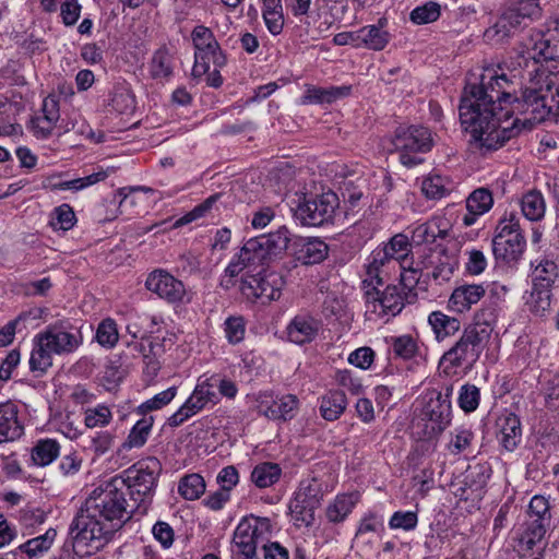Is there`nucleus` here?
<instances>
[{
  "label": "nucleus",
  "mask_w": 559,
  "mask_h": 559,
  "mask_svg": "<svg viewBox=\"0 0 559 559\" xmlns=\"http://www.w3.org/2000/svg\"><path fill=\"white\" fill-rule=\"evenodd\" d=\"M510 82L504 74L488 70L478 83H467L459 107L463 130L471 134L480 147L495 151L515 138L522 130L521 118L513 106L518 98L509 91Z\"/></svg>",
  "instance_id": "f257e3e1"
},
{
  "label": "nucleus",
  "mask_w": 559,
  "mask_h": 559,
  "mask_svg": "<svg viewBox=\"0 0 559 559\" xmlns=\"http://www.w3.org/2000/svg\"><path fill=\"white\" fill-rule=\"evenodd\" d=\"M124 486L120 477H111L92 490L76 520L73 547L78 554L90 555L102 548L130 518Z\"/></svg>",
  "instance_id": "f03ea898"
},
{
  "label": "nucleus",
  "mask_w": 559,
  "mask_h": 559,
  "mask_svg": "<svg viewBox=\"0 0 559 559\" xmlns=\"http://www.w3.org/2000/svg\"><path fill=\"white\" fill-rule=\"evenodd\" d=\"M238 388L234 381L221 373H203L186 402L168 418L171 427H178L205 408L217 405L221 397L235 399Z\"/></svg>",
  "instance_id": "7ed1b4c3"
},
{
  "label": "nucleus",
  "mask_w": 559,
  "mask_h": 559,
  "mask_svg": "<svg viewBox=\"0 0 559 559\" xmlns=\"http://www.w3.org/2000/svg\"><path fill=\"white\" fill-rule=\"evenodd\" d=\"M551 522L550 504L544 497L534 496L525 512V518L513 528L514 550L521 558L532 556L534 551L546 550V534Z\"/></svg>",
  "instance_id": "20e7f679"
},
{
  "label": "nucleus",
  "mask_w": 559,
  "mask_h": 559,
  "mask_svg": "<svg viewBox=\"0 0 559 559\" xmlns=\"http://www.w3.org/2000/svg\"><path fill=\"white\" fill-rule=\"evenodd\" d=\"M521 97L513 99V106L521 115H528L521 119L522 130L532 129L533 124L545 120L559 119V90L552 91L554 82L548 75L543 79H530Z\"/></svg>",
  "instance_id": "39448f33"
},
{
  "label": "nucleus",
  "mask_w": 559,
  "mask_h": 559,
  "mask_svg": "<svg viewBox=\"0 0 559 559\" xmlns=\"http://www.w3.org/2000/svg\"><path fill=\"white\" fill-rule=\"evenodd\" d=\"M513 64L527 70L530 79H543L546 71L559 73V27L532 34L516 52Z\"/></svg>",
  "instance_id": "423d86ee"
},
{
  "label": "nucleus",
  "mask_w": 559,
  "mask_h": 559,
  "mask_svg": "<svg viewBox=\"0 0 559 559\" xmlns=\"http://www.w3.org/2000/svg\"><path fill=\"white\" fill-rule=\"evenodd\" d=\"M79 346L75 333L63 326H48L33 340V349L29 357V368L33 372L44 373L52 365L53 355L71 353Z\"/></svg>",
  "instance_id": "0eeeda50"
},
{
  "label": "nucleus",
  "mask_w": 559,
  "mask_h": 559,
  "mask_svg": "<svg viewBox=\"0 0 559 559\" xmlns=\"http://www.w3.org/2000/svg\"><path fill=\"white\" fill-rule=\"evenodd\" d=\"M294 217L305 226H323L333 222L340 200L336 193L326 191L307 199L305 193L295 192L289 202Z\"/></svg>",
  "instance_id": "6e6552de"
},
{
  "label": "nucleus",
  "mask_w": 559,
  "mask_h": 559,
  "mask_svg": "<svg viewBox=\"0 0 559 559\" xmlns=\"http://www.w3.org/2000/svg\"><path fill=\"white\" fill-rule=\"evenodd\" d=\"M394 150L400 154V162L411 168L424 162L420 154L432 147V138L428 128L423 126H400L392 139Z\"/></svg>",
  "instance_id": "1a4fd4ad"
},
{
  "label": "nucleus",
  "mask_w": 559,
  "mask_h": 559,
  "mask_svg": "<svg viewBox=\"0 0 559 559\" xmlns=\"http://www.w3.org/2000/svg\"><path fill=\"white\" fill-rule=\"evenodd\" d=\"M274 534V526L267 518H243L235 528L233 536V552L246 559L255 555L257 547Z\"/></svg>",
  "instance_id": "9d476101"
},
{
  "label": "nucleus",
  "mask_w": 559,
  "mask_h": 559,
  "mask_svg": "<svg viewBox=\"0 0 559 559\" xmlns=\"http://www.w3.org/2000/svg\"><path fill=\"white\" fill-rule=\"evenodd\" d=\"M159 469V462L154 457H148L115 477H120L123 480L126 493L129 492L131 498L141 504L151 499Z\"/></svg>",
  "instance_id": "9b49d317"
},
{
  "label": "nucleus",
  "mask_w": 559,
  "mask_h": 559,
  "mask_svg": "<svg viewBox=\"0 0 559 559\" xmlns=\"http://www.w3.org/2000/svg\"><path fill=\"white\" fill-rule=\"evenodd\" d=\"M525 237L520 228V219L515 214L499 221L492 239V252L497 260L507 263L515 262L524 252Z\"/></svg>",
  "instance_id": "f8f14e48"
},
{
  "label": "nucleus",
  "mask_w": 559,
  "mask_h": 559,
  "mask_svg": "<svg viewBox=\"0 0 559 559\" xmlns=\"http://www.w3.org/2000/svg\"><path fill=\"white\" fill-rule=\"evenodd\" d=\"M487 343L485 334L465 328L459 341L441 358V364L447 365L444 371L447 373L455 372L456 368L471 370Z\"/></svg>",
  "instance_id": "ddd939ff"
},
{
  "label": "nucleus",
  "mask_w": 559,
  "mask_h": 559,
  "mask_svg": "<svg viewBox=\"0 0 559 559\" xmlns=\"http://www.w3.org/2000/svg\"><path fill=\"white\" fill-rule=\"evenodd\" d=\"M380 286L376 284L362 288L367 313L377 318L395 317L403 310L405 302H413L400 285L391 284L383 290L379 289Z\"/></svg>",
  "instance_id": "4468645a"
},
{
  "label": "nucleus",
  "mask_w": 559,
  "mask_h": 559,
  "mask_svg": "<svg viewBox=\"0 0 559 559\" xmlns=\"http://www.w3.org/2000/svg\"><path fill=\"white\" fill-rule=\"evenodd\" d=\"M192 41L195 49L192 73L201 76L211 70V66L217 68L225 63L224 56L210 28L199 25L192 32Z\"/></svg>",
  "instance_id": "2eb2a0df"
},
{
  "label": "nucleus",
  "mask_w": 559,
  "mask_h": 559,
  "mask_svg": "<svg viewBox=\"0 0 559 559\" xmlns=\"http://www.w3.org/2000/svg\"><path fill=\"white\" fill-rule=\"evenodd\" d=\"M323 497L322 483L313 477L300 483L295 499L289 504V513L296 525L309 526L314 521V511Z\"/></svg>",
  "instance_id": "dca6fc26"
},
{
  "label": "nucleus",
  "mask_w": 559,
  "mask_h": 559,
  "mask_svg": "<svg viewBox=\"0 0 559 559\" xmlns=\"http://www.w3.org/2000/svg\"><path fill=\"white\" fill-rule=\"evenodd\" d=\"M452 386H447L445 392H439L430 397L423 409V420L426 421L424 438L430 439L440 435L451 423V394Z\"/></svg>",
  "instance_id": "f3484780"
},
{
  "label": "nucleus",
  "mask_w": 559,
  "mask_h": 559,
  "mask_svg": "<svg viewBox=\"0 0 559 559\" xmlns=\"http://www.w3.org/2000/svg\"><path fill=\"white\" fill-rule=\"evenodd\" d=\"M146 288L170 304H188L192 294L183 283L164 270L153 271L146 278Z\"/></svg>",
  "instance_id": "a211bd4d"
},
{
  "label": "nucleus",
  "mask_w": 559,
  "mask_h": 559,
  "mask_svg": "<svg viewBox=\"0 0 559 559\" xmlns=\"http://www.w3.org/2000/svg\"><path fill=\"white\" fill-rule=\"evenodd\" d=\"M285 255L293 261L304 265H311L322 262L329 252V247L317 238L306 239L300 237H288L285 235Z\"/></svg>",
  "instance_id": "6ab92c4d"
},
{
  "label": "nucleus",
  "mask_w": 559,
  "mask_h": 559,
  "mask_svg": "<svg viewBox=\"0 0 559 559\" xmlns=\"http://www.w3.org/2000/svg\"><path fill=\"white\" fill-rule=\"evenodd\" d=\"M114 171L115 169L112 167L104 168L97 166L92 174L75 179L58 180V176H50L47 178L45 185L52 191L70 190L72 192H79L106 180Z\"/></svg>",
  "instance_id": "aec40b11"
},
{
  "label": "nucleus",
  "mask_w": 559,
  "mask_h": 559,
  "mask_svg": "<svg viewBox=\"0 0 559 559\" xmlns=\"http://www.w3.org/2000/svg\"><path fill=\"white\" fill-rule=\"evenodd\" d=\"M497 437L500 444L508 451H513L522 440V426L518 415L503 412L496 420Z\"/></svg>",
  "instance_id": "412c9836"
},
{
  "label": "nucleus",
  "mask_w": 559,
  "mask_h": 559,
  "mask_svg": "<svg viewBox=\"0 0 559 559\" xmlns=\"http://www.w3.org/2000/svg\"><path fill=\"white\" fill-rule=\"evenodd\" d=\"M539 0H511L503 9L506 19L518 28L526 25V21H534L542 16Z\"/></svg>",
  "instance_id": "4be33fe9"
},
{
  "label": "nucleus",
  "mask_w": 559,
  "mask_h": 559,
  "mask_svg": "<svg viewBox=\"0 0 559 559\" xmlns=\"http://www.w3.org/2000/svg\"><path fill=\"white\" fill-rule=\"evenodd\" d=\"M240 290L248 299H260L262 304L280 297L278 288L271 285L266 274L261 277L246 274L241 280Z\"/></svg>",
  "instance_id": "5701e85b"
},
{
  "label": "nucleus",
  "mask_w": 559,
  "mask_h": 559,
  "mask_svg": "<svg viewBox=\"0 0 559 559\" xmlns=\"http://www.w3.org/2000/svg\"><path fill=\"white\" fill-rule=\"evenodd\" d=\"M486 289L480 284L460 285L452 292L448 306L457 313L468 311L473 305H476L484 296Z\"/></svg>",
  "instance_id": "b1692460"
},
{
  "label": "nucleus",
  "mask_w": 559,
  "mask_h": 559,
  "mask_svg": "<svg viewBox=\"0 0 559 559\" xmlns=\"http://www.w3.org/2000/svg\"><path fill=\"white\" fill-rule=\"evenodd\" d=\"M319 321L307 314L296 316L286 328L289 342L301 345L309 343L319 332Z\"/></svg>",
  "instance_id": "393cba45"
},
{
  "label": "nucleus",
  "mask_w": 559,
  "mask_h": 559,
  "mask_svg": "<svg viewBox=\"0 0 559 559\" xmlns=\"http://www.w3.org/2000/svg\"><path fill=\"white\" fill-rule=\"evenodd\" d=\"M493 205L491 191L486 188L474 190L466 199L467 213L462 217L463 224L468 227L475 224L477 218L487 213Z\"/></svg>",
  "instance_id": "a878e982"
},
{
  "label": "nucleus",
  "mask_w": 559,
  "mask_h": 559,
  "mask_svg": "<svg viewBox=\"0 0 559 559\" xmlns=\"http://www.w3.org/2000/svg\"><path fill=\"white\" fill-rule=\"evenodd\" d=\"M278 238L276 235L260 236L248 241L245 247L246 251H249L252 262L269 263L275 260L280 252Z\"/></svg>",
  "instance_id": "bb28decb"
},
{
  "label": "nucleus",
  "mask_w": 559,
  "mask_h": 559,
  "mask_svg": "<svg viewBox=\"0 0 559 559\" xmlns=\"http://www.w3.org/2000/svg\"><path fill=\"white\" fill-rule=\"evenodd\" d=\"M23 427L17 419V407L12 402L0 404V443L17 439Z\"/></svg>",
  "instance_id": "cd10ccee"
},
{
  "label": "nucleus",
  "mask_w": 559,
  "mask_h": 559,
  "mask_svg": "<svg viewBox=\"0 0 559 559\" xmlns=\"http://www.w3.org/2000/svg\"><path fill=\"white\" fill-rule=\"evenodd\" d=\"M359 497L358 492L337 495L325 509L326 520L334 524L344 522L358 503Z\"/></svg>",
  "instance_id": "c85d7f7f"
},
{
  "label": "nucleus",
  "mask_w": 559,
  "mask_h": 559,
  "mask_svg": "<svg viewBox=\"0 0 559 559\" xmlns=\"http://www.w3.org/2000/svg\"><path fill=\"white\" fill-rule=\"evenodd\" d=\"M57 537V531L48 528L44 534L26 540L19 546L25 559H39L52 547Z\"/></svg>",
  "instance_id": "c756f323"
},
{
  "label": "nucleus",
  "mask_w": 559,
  "mask_h": 559,
  "mask_svg": "<svg viewBox=\"0 0 559 559\" xmlns=\"http://www.w3.org/2000/svg\"><path fill=\"white\" fill-rule=\"evenodd\" d=\"M352 87L344 86H310L304 95V103L307 104H331L340 98L348 96Z\"/></svg>",
  "instance_id": "7c9ffc66"
},
{
  "label": "nucleus",
  "mask_w": 559,
  "mask_h": 559,
  "mask_svg": "<svg viewBox=\"0 0 559 559\" xmlns=\"http://www.w3.org/2000/svg\"><path fill=\"white\" fill-rule=\"evenodd\" d=\"M347 399L343 391L331 390L320 400V414L325 420H336L345 412Z\"/></svg>",
  "instance_id": "2f4dec72"
},
{
  "label": "nucleus",
  "mask_w": 559,
  "mask_h": 559,
  "mask_svg": "<svg viewBox=\"0 0 559 559\" xmlns=\"http://www.w3.org/2000/svg\"><path fill=\"white\" fill-rule=\"evenodd\" d=\"M558 278V266L554 260L546 257L536 260L532 272V284L534 286L552 289Z\"/></svg>",
  "instance_id": "473e14b6"
},
{
  "label": "nucleus",
  "mask_w": 559,
  "mask_h": 559,
  "mask_svg": "<svg viewBox=\"0 0 559 559\" xmlns=\"http://www.w3.org/2000/svg\"><path fill=\"white\" fill-rule=\"evenodd\" d=\"M393 260L388 255V252L382 247L376 248L369 258L367 264V276L362 281V288L372 285H383V280L380 275L383 267L389 265Z\"/></svg>",
  "instance_id": "72a5a7b5"
},
{
  "label": "nucleus",
  "mask_w": 559,
  "mask_h": 559,
  "mask_svg": "<svg viewBox=\"0 0 559 559\" xmlns=\"http://www.w3.org/2000/svg\"><path fill=\"white\" fill-rule=\"evenodd\" d=\"M448 229L441 227L440 218H432L428 222L417 225L412 230V241L415 245L433 243L437 238H445Z\"/></svg>",
  "instance_id": "f704fd0d"
},
{
  "label": "nucleus",
  "mask_w": 559,
  "mask_h": 559,
  "mask_svg": "<svg viewBox=\"0 0 559 559\" xmlns=\"http://www.w3.org/2000/svg\"><path fill=\"white\" fill-rule=\"evenodd\" d=\"M428 323L438 341H442L454 335L461 329V322L459 319L450 317L442 311H432L428 316Z\"/></svg>",
  "instance_id": "c9c22d12"
},
{
  "label": "nucleus",
  "mask_w": 559,
  "mask_h": 559,
  "mask_svg": "<svg viewBox=\"0 0 559 559\" xmlns=\"http://www.w3.org/2000/svg\"><path fill=\"white\" fill-rule=\"evenodd\" d=\"M497 311L493 305H484L478 311L475 312L472 323L465 326L473 332L485 334V341L488 342L493 331V323L496 322Z\"/></svg>",
  "instance_id": "e433bc0d"
},
{
  "label": "nucleus",
  "mask_w": 559,
  "mask_h": 559,
  "mask_svg": "<svg viewBox=\"0 0 559 559\" xmlns=\"http://www.w3.org/2000/svg\"><path fill=\"white\" fill-rule=\"evenodd\" d=\"M521 210L528 221H540L546 212V202L542 192L533 189L524 193L521 199Z\"/></svg>",
  "instance_id": "4c0bfd02"
},
{
  "label": "nucleus",
  "mask_w": 559,
  "mask_h": 559,
  "mask_svg": "<svg viewBox=\"0 0 559 559\" xmlns=\"http://www.w3.org/2000/svg\"><path fill=\"white\" fill-rule=\"evenodd\" d=\"M154 419L153 417H143L138 420L131 428L127 439L121 444L123 451H129L134 448H141L145 444L152 431Z\"/></svg>",
  "instance_id": "58836bf2"
},
{
  "label": "nucleus",
  "mask_w": 559,
  "mask_h": 559,
  "mask_svg": "<svg viewBox=\"0 0 559 559\" xmlns=\"http://www.w3.org/2000/svg\"><path fill=\"white\" fill-rule=\"evenodd\" d=\"M60 454V445L55 439H40L32 449V460L38 466L51 464Z\"/></svg>",
  "instance_id": "ea45409f"
},
{
  "label": "nucleus",
  "mask_w": 559,
  "mask_h": 559,
  "mask_svg": "<svg viewBox=\"0 0 559 559\" xmlns=\"http://www.w3.org/2000/svg\"><path fill=\"white\" fill-rule=\"evenodd\" d=\"M490 475L491 468L487 464L471 465L465 472L464 484L467 489L480 497Z\"/></svg>",
  "instance_id": "a19ab883"
},
{
  "label": "nucleus",
  "mask_w": 559,
  "mask_h": 559,
  "mask_svg": "<svg viewBox=\"0 0 559 559\" xmlns=\"http://www.w3.org/2000/svg\"><path fill=\"white\" fill-rule=\"evenodd\" d=\"M411 242L406 235L396 234L389 242L382 246V249L388 252V255L393 260L400 262L401 267L409 262Z\"/></svg>",
  "instance_id": "79ce46f5"
},
{
  "label": "nucleus",
  "mask_w": 559,
  "mask_h": 559,
  "mask_svg": "<svg viewBox=\"0 0 559 559\" xmlns=\"http://www.w3.org/2000/svg\"><path fill=\"white\" fill-rule=\"evenodd\" d=\"M206 485L204 478L197 473L187 474L180 478L178 492L185 500H197L205 491Z\"/></svg>",
  "instance_id": "37998d69"
},
{
  "label": "nucleus",
  "mask_w": 559,
  "mask_h": 559,
  "mask_svg": "<svg viewBox=\"0 0 559 559\" xmlns=\"http://www.w3.org/2000/svg\"><path fill=\"white\" fill-rule=\"evenodd\" d=\"M110 106L120 115H130L135 109V97L126 84L117 85L114 90Z\"/></svg>",
  "instance_id": "c03bdc74"
},
{
  "label": "nucleus",
  "mask_w": 559,
  "mask_h": 559,
  "mask_svg": "<svg viewBox=\"0 0 559 559\" xmlns=\"http://www.w3.org/2000/svg\"><path fill=\"white\" fill-rule=\"evenodd\" d=\"M84 425L88 429L105 428L112 418L114 414L110 407L106 404H98L94 407H87L83 412Z\"/></svg>",
  "instance_id": "a18cd8bd"
},
{
  "label": "nucleus",
  "mask_w": 559,
  "mask_h": 559,
  "mask_svg": "<svg viewBox=\"0 0 559 559\" xmlns=\"http://www.w3.org/2000/svg\"><path fill=\"white\" fill-rule=\"evenodd\" d=\"M252 260L249 251H246L243 246L240 252L235 255L225 269V274L222 278V285L229 288L234 285V277L239 275L243 270L251 265Z\"/></svg>",
  "instance_id": "49530a36"
},
{
  "label": "nucleus",
  "mask_w": 559,
  "mask_h": 559,
  "mask_svg": "<svg viewBox=\"0 0 559 559\" xmlns=\"http://www.w3.org/2000/svg\"><path fill=\"white\" fill-rule=\"evenodd\" d=\"M551 289L532 286V292L526 305L532 313L538 317H544L549 310L551 305Z\"/></svg>",
  "instance_id": "de8ad7c7"
},
{
  "label": "nucleus",
  "mask_w": 559,
  "mask_h": 559,
  "mask_svg": "<svg viewBox=\"0 0 559 559\" xmlns=\"http://www.w3.org/2000/svg\"><path fill=\"white\" fill-rule=\"evenodd\" d=\"M251 479L259 488L272 486L280 479L278 464L265 462L257 465L251 473Z\"/></svg>",
  "instance_id": "09e8293b"
},
{
  "label": "nucleus",
  "mask_w": 559,
  "mask_h": 559,
  "mask_svg": "<svg viewBox=\"0 0 559 559\" xmlns=\"http://www.w3.org/2000/svg\"><path fill=\"white\" fill-rule=\"evenodd\" d=\"M150 75L155 80H165L173 72L171 56L166 49H158L148 66Z\"/></svg>",
  "instance_id": "8fccbe9b"
},
{
  "label": "nucleus",
  "mask_w": 559,
  "mask_h": 559,
  "mask_svg": "<svg viewBox=\"0 0 559 559\" xmlns=\"http://www.w3.org/2000/svg\"><path fill=\"white\" fill-rule=\"evenodd\" d=\"M360 45L372 50H382L389 43V34L376 25L364 26L360 29Z\"/></svg>",
  "instance_id": "3c124183"
},
{
  "label": "nucleus",
  "mask_w": 559,
  "mask_h": 559,
  "mask_svg": "<svg viewBox=\"0 0 559 559\" xmlns=\"http://www.w3.org/2000/svg\"><path fill=\"white\" fill-rule=\"evenodd\" d=\"M421 191L428 199H441L451 191V185L445 177L432 174L423 180Z\"/></svg>",
  "instance_id": "603ef678"
},
{
  "label": "nucleus",
  "mask_w": 559,
  "mask_h": 559,
  "mask_svg": "<svg viewBox=\"0 0 559 559\" xmlns=\"http://www.w3.org/2000/svg\"><path fill=\"white\" fill-rule=\"evenodd\" d=\"M391 348L396 357L404 360L414 358L418 353V343L409 334L391 337Z\"/></svg>",
  "instance_id": "864d4df0"
},
{
  "label": "nucleus",
  "mask_w": 559,
  "mask_h": 559,
  "mask_svg": "<svg viewBox=\"0 0 559 559\" xmlns=\"http://www.w3.org/2000/svg\"><path fill=\"white\" fill-rule=\"evenodd\" d=\"M440 4L433 1H428L413 9L409 14V20L416 25H424L436 22L440 17Z\"/></svg>",
  "instance_id": "5fc2aeb1"
},
{
  "label": "nucleus",
  "mask_w": 559,
  "mask_h": 559,
  "mask_svg": "<svg viewBox=\"0 0 559 559\" xmlns=\"http://www.w3.org/2000/svg\"><path fill=\"white\" fill-rule=\"evenodd\" d=\"M412 264L413 261H409L407 264H404V267H401L402 272L400 275V283L397 285H400L406 296L414 301L417 297L415 289L420 280V272L419 270L414 269Z\"/></svg>",
  "instance_id": "6e6d98bb"
},
{
  "label": "nucleus",
  "mask_w": 559,
  "mask_h": 559,
  "mask_svg": "<svg viewBox=\"0 0 559 559\" xmlns=\"http://www.w3.org/2000/svg\"><path fill=\"white\" fill-rule=\"evenodd\" d=\"M96 340L104 347L112 348L116 346L119 340V332L114 319L106 318L98 324Z\"/></svg>",
  "instance_id": "4d7b16f0"
},
{
  "label": "nucleus",
  "mask_w": 559,
  "mask_h": 559,
  "mask_svg": "<svg viewBox=\"0 0 559 559\" xmlns=\"http://www.w3.org/2000/svg\"><path fill=\"white\" fill-rule=\"evenodd\" d=\"M516 29L518 27L513 26L511 21L501 13L498 21L485 31L484 36L489 41L500 43L511 37Z\"/></svg>",
  "instance_id": "13d9d810"
},
{
  "label": "nucleus",
  "mask_w": 559,
  "mask_h": 559,
  "mask_svg": "<svg viewBox=\"0 0 559 559\" xmlns=\"http://www.w3.org/2000/svg\"><path fill=\"white\" fill-rule=\"evenodd\" d=\"M177 395V388L170 386L157 394H155L153 397L146 400L142 404L138 406L136 412L139 414H146L152 411H157L163 408L164 406L168 405Z\"/></svg>",
  "instance_id": "bf43d9fd"
},
{
  "label": "nucleus",
  "mask_w": 559,
  "mask_h": 559,
  "mask_svg": "<svg viewBox=\"0 0 559 559\" xmlns=\"http://www.w3.org/2000/svg\"><path fill=\"white\" fill-rule=\"evenodd\" d=\"M246 321L240 316L228 317L224 322V334L228 343L239 344L246 336Z\"/></svg>",
  "instance_id": "052dcab7"
},
{
  "label": "nucleus",
  "mask_w": 559,
  "mask_h": 559,
  "mask_svg": "<svg viewBox=\"0 0 559 559\" xmlns=\"http://www.w3.org/2000/svg\"><path fill=\"white\" fill-rule=\"evenodd\" d=\"M75 224V214L68 204L56 207L51 214L50 225L56 230L67 231Z\"/></svg>",
  "instance_id": "680f3d73"
},
{
  "label": "nucleus",
  "mask_w": 559,
  "mask_h": 559,
  "mask_svg": "<svg viewBox=\"0 0 559 559\" xmlns=\"http://www.w3.org/2000/svg\"><path fill=\"white\" fill-rule=\"evenodd\" d=\"M218 199V194L211 195L204 202L197 205L193 210L185 214L182 217L176 219L171 228H179L183 225L190 224L201 217H204L213 207Z\"/></svg>",
  "instance_id": "e2e57ef3"
},
{
  "label": "nucleus",
  "mask_w": 559,
  "mask_h": 559,
  "mask_svg": "<svg viewBox=\"0 0 559 559\" xmlns=\"http://www.w3.org/2000/svg\"><path fill=\"white\" fill-rule=\"evenodd\" d=\"M479 401L480 391L476 385L466 383L461 386L457 403L465 413L474 412L478 407Z\"/></svg>",
  "instance_id": "0e129e2a"
},
{
  "label": "nucleus",
  "mask_w": 559,
  "mask_h": 559,
  "mask_svg": "<svg viewBox=\"0 0 559 559\" xmlns=\"http://www.w3.org/2000/svg\"><path fill=\"white\" fill-rule=\"evenodd\" d=\"M263 3L262 15L264 23L273 35L280 34V12L277 7L280 0H261Z\"/></svg>",
  "instance_id": "69168bd1"
},
{
  "label": "nucleus",
  "mask_w": 559,
  "mask_h": 559,
  "mask_svg": "<svg viewBox=\"0 0 559 559\" xmlns=\"http://www.w3.org/2000/svg\"><path fill=\"white\" fill-rule=\"evenodd\" d=\"M418 515L415 511H396L392 514L389 526L392 530L412 531L417 526Z\"/></svg>",
  "instance_id": "338daca9"
},
{
  "label": "nucleus",
  "mask_w": 559,
  "mask_h": 559,
  "mask_svg": "<svg viewBox=\"0 0 559 559\" xmlns=\"http://www.w3.org/2000/svg\"><path fill=\"white\" fill-rule=\"evenodd\" d=\"M257 411L266 418L277 421L280 419V405L272 394L262 393L257 400Z\"/></svg>",
  "instance_id": "774afa93"
}]
</instances>
